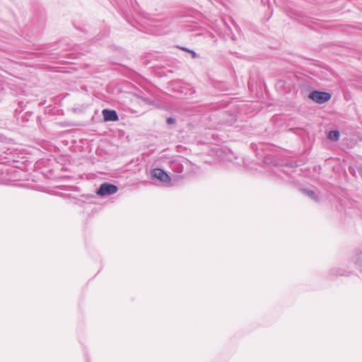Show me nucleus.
I'll use <instances>...</instances> for the list:
<instances>
[{
    "instance_id": "1",
    "label": "nucleus",
    "mask_w": 362,
    "mask_h": 362,
    "mask_svg": "<svg viewBox=\"0 0 362 362\" xmlns=\"http://www.w3.org/2000/svg\"><path fill=\"white\" fill-rule=\"evenodd\" d=\"M309 98L317 103L322 104L330 100L331 95L329 93L314 90L310 93Z\"/></svg>"
},
{
    "instance_id": "2",
    "label": "nucleus",
    "mask_w": 362,
    "mask_h": 362,
    "mask_svg": "<svg viewBox=\"0 0 362 362\" xmlns=\"http://www.w3.org/2000/svg\"><path fill=\"white\" fill-rule=\"evenodd\" d=\"M118 188L116 185L109 183H103L100 186L96 194L99 196L103 197L115 194Z\"/></svg>"
},
{
    "instance_id": "3",
    "label": "nucleus",
    "mask_w": 362,
    "mask_h": 362,
    "mask_svg": "<svg viewBox=\"0 0 362 362\" xmlns=\"http://www.w3.org/2000/svg\"><path fill=\"white\" fill-rule=\"evenodd\" d=\"M151 175L153 178L157 179L158 180L170 185V177L162 169L160 168H155L151 170Z\"/></svg>"
},
{
    "instance_id": "4",
    "label": "nucleus",
    "mask_w": 362,
    "mask_h": 362,
    "mask_svg": "<svg viewBox=\"0 0 362 362\" xmlns=\"http://www.w3.org/2000/svg\"><path fill=\"white\" fill-rule=\"evenodd\" d=\"M104 120L105 122L112 121L115 122L119 119L118 115L115 110H110L105 109L102 111Z\"/></svg>"
},
{
    "instance_id": "5",
    "label": "nucleus",
    "mask_w": 362,
    "mask_h": 362,
    "mask_svg": "<svg viewBox=\"0 0 362 362\" xmlns=\"http://www.w3.org/2000/svg\"><path fill=\"white\" fill-rule=\"evenodd\" d=\"M353 261L356 269L362 273V250L355 253Z\"/></svg>"
},
{
    "instance_id": "6",
    "label": "nucleus",
    "mask_w": 362,
    "mask_h": 362,
    "mask_svg": "<svg viewBox=\"0 0 362 362\" xmlns=\"http://www.w3.org/2000/svg\"><path fill=\"white\" fill-rule=\"evenodd\" d=\"M328 138L330 140L337 141L339 138V132L338 131H331L329 133Z\"/></svg>"
},
{
    "instance_id": "7",
    "label": "nucleus",
    "mask_w": 362,
    "mask_h": 362,
    "mask_svg": "<svg viewBox=\"0 0 362 362\" xmlns=\"http://www.w3.org/2000/svg\"><path fill=\"white\" fill-rule=\"evenodd\" d=\"M167 123H168V124H174V123H175V119H174L173 118H172V117H168V118L167 119Z\"/></svg>"
}]
</instances>
